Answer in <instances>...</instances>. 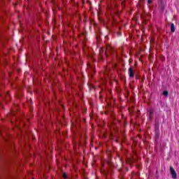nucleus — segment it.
<instances>
[{"label":"nucleus","instance_id":"obj_10","mask_svg":"<svg viewBox=\"0 0 179 179\" xmlns=\"http://www.w3.org/2000/svg\"><path fill=\"white\" fill-rule=\"evenodd\" d=\"M63 178L64 179H67L68 178V175L66 174V173H63Z\"/></svg>","mask_w":179,"mask_h":179},{"label":"nucleus","instance_id":"obj_7","mask_svg":"<svg viewBox=\"0 0 179 179\" xmlns=\"http://www.w3.org/2000/svg\"><path fill=\"white\" fill-rule=\"evenodd\" d=\"M134 159H127L126 160V163H127L128 164H131V163H133Z\"/></svg>","mask_w":179,"mask_h":179},{"label":"nucleus","instance_id":"obj_8","mask_svg":"<svg viewBox=\"0 0 179 179\" xmlns=\"http://www.w3.org/2000/svg\"><path fill=\"white\" fill-rule=\"evenodd\" d=\"M163 95L165 96V97H167V96H169V91H164Z\"/></svg>","mask_w":179,"mask_h":179},{"label":"nucleus","instance_id":"obj_5","mask_svg":"<svg viewBox=\"0 0 179 179\" xmlns=\"http://www.w3.org/2000/svg\"><path fill=\"white\" fill-rule=\"evenodd\" d=\"M101 172L102 174H103V176H107V171L104 170L103 168L101 169Z\"/></svg>","mask_w":179,"mask_h":179},{"label":"nucleus","instance_id":"obj_3","mask_svg":"<svg viewBox=\"0 0 179 179\" xmlns=\"http://www.w3.org/2000/svg\"><path fill=\"white\" fill-rule=\"evenodd\" d=\"M155 113L152 108H150L148 110V119L149 120H152V118H153V115H154Z\"/></svg>","mask_w":179,"mask_h":179},{"label":"nucleus","instance_id":"obj_13","mask_svg":"<svg viewBox=\"0 0 179 179\" xmlns=\"http://www.w3.org/2000/svg\"><path fill=\"white\" fill-rule=\"evenodd\" d=\"M108 50H110V46H107V51H108Z\"/></svg>","mask_w":179,"mask_h":179},{"label":"nucleus","instance_id":"obj_6","mask_svg":"<svg viewBox=\"0 0 179 179\" xmlns=\"http://www.w3.org/2000/svg\"><path fill=\"white\" fill-rule=\"evenodd\" d=\"M136 176H139V173H132L131 179H135Z\"/></svg>","mask_w":179,"mask_h":179},{"label":"nucleus","instance_id":"obj_11","mask_svg":"<svg viewBox=\"0 0 179 179\" xmlns=\"http://www.w3.org/2000/svg\"><path fill=\"white\" fill-rule=\"evenodd\" d=\"M122 34L120 31L117 32V36L120 37V36H122Z\"/></svg>","mask_w":179,"mask_h":179},{"label":"nucleus","instance_id":"obj_9","mask_svg":"<svg viewBox=\"0 0 179 179\" xmlns=\"http://www.w3.org/2000/svg\"><path fill=\"white\" fill-rule=\"evenodd\" d=\"M3 97V99H8V97H9V93L6 92Z\"/></svg>","mask_w":179,"mask_h":179},{"label":"nucleus","instance_id":"obj_14","mask_svg":"<svg viewBox=\"0 0 179 179\" xmlns=\"http://www.w3.org/2000/svg\"><path fill=\"white\" fill-rule=\"evenodd\" d=\"M108 166H111V162H108Z\"/></svg>","mask_w":179,"mask_h":179},{"label":"nucleus","instance_id":"obj_16","mask_svg":"<svg viewBox=\"0 0 179 179\" xmlns=\"http://www.w3.org/2000/svg\"><path fill=\"white\" fill-rule=\"evenodd\" d=\"M105 55L107 57V52H105Z\"/></svg>","mask_w":179,"mask_h":179},{"label":"nucleus","instance_id":"obj_15","mask_svg":"<svg viewBox=\"0 0 179 179\" xmlns=\"http://www.w3.org/2000/svg\"><path fill=\"white\" fill-rule=\"evenodd\" d=\"M11 115H15V113H11Z\"/></svg>","mask_w":179,"mask_h":179},{"label":"nucleus","instance_id":"obj_12","mask_svg":"<svg viewBox=\"0 0 179 179\" xmlns=\"http://www.w3.org/2000/svg\"><path fill=\"white\" fill-rule=\"evenodd\" d=\"M148 3L150 5V3H152V0H148Z\"/></svg>","mask_w":179,"mask_h":179},{"label":"nucleus","instance_id":"obj_1","mask_svg":"<svg viewBox=\"0 0 179 179\" xmlns=\"http://www.w3.org/2000/svg\"><path fill=\"white\" fill-rule=\"evenodd\" d=\"M170 171L172 176V178H177V172H176V170H174V168H173V166H170Z\"/></svg>","mask_w":179,"mask_h":179},{"label":"nucleus","instance_id":"obj_4","mask_svg":"<svg viewBox=\"0 0 179 179\" xmlns=\"http://www.w3.org/2000/svg\"><path fill=\"white\" fill-rule=\"evenodd\" d=\"M171 31H172V33H174V31H176V26L174 25V23H172L171 24Z\"/></svg>","mask_w":179,"mask_h":179},{"label":"nucleus","instance_id":"obj_2","mask_svg":"<svg viewBox=\"0 0 179 179\" xmlns=\"http://www.w3.org/2000/svg\"><path fill=\"white\" fill-rule=\"evenodd\" d=\"M128 73H129V78H134V76H135V71H134V67H130L129 69Z\"/></svg>","mask_w":179,"mask_h":179}]
</instances>
